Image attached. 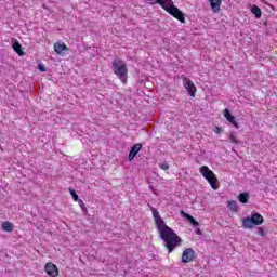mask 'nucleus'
<instances>
[{
	"label": "nucleus",
	"instance_id": "obj_1",
	"mask_svg": "<svg viewBox=\"0 0 277 277\" xmlns=\"http://www.w3.org/2000/svg\"><path fill=\"white\" fill-rule=\"evenodd\" d=\"M153 217L155 220L156 228L159 233L160 239L163 241L164 248L168 253L174 252V249L179 248L183 243V239L174 233V229L166 225V221L161 219L159 210L151 208Z\"/></svg>",
	"mask_w": 277,
	"mask_h": 277
},
{
	"label": "nucleus",
	"instance_id": "obj_2",
	"mask_svg": "<svg viewBox=\"0 0 277 277\" xmlns=\"http://www.w3.org/2000/svg\"><path fill=\"white\" fill-rule=\"evenodd\" d=\"M155 3H157V5H161L162 10H166L168 14H171V16L177 18L180 23H185V14H183L181 10L174 5L172 0H156Z\"/></svg>",
	"mask_w": 277,
	"mask_h": 277
},
{
	"label": "nucleus",
	"instance_id": "obj_3",
	"mask_svg": "<svg viewBox=\"0 0 277 277\" xmlns=\"http://www.w3.org/2000/svg\"><path fill=\"white\" fill-rule=\"evenodd\" d=\"M111 68L114 70V74L122 83H127L128 75H129V68L127 67V62L115 58L111 63Z\"/></svg>",
	"mask_w": 277,
	"mask_h": 277
},
{
	"label": "nucleus",
	"instance_id": "obj_4",
	"mask_svg": "<svg viewBox=\"0 0 277 277\" xmlns=\"http://www.w3.org/2000/svg\"><path fill=\"white\" fill-rule=\"evenodd\" d=\"M265 222V219H263V215L261 213L255 212L252 213L251 216H247L242 219V228H246L247 230H252L254 226H261Z\"/></svg>",
	"mask_w": 277,
	"mask_h": 277
},
{
	"label": "nucleus",
	"instance_id": "obj_5",
	"mask_svg": "<svg viewBox=\"0 0 277 277\" xmlns=\"http://www.w3.org/2000/svg\"><path fill=\"white\" fill-rule=\"evenodd\" d=\"M199 172L203 176V179H206V181H208V183L210 184V187H212V189L220 188V186L217 185V177L215 176V173H213L211 171V169H209V167L202 166L200 168Z\"/></svg>",
	"mask_w": 277,
	"mask_h": 277
},
{
	"label": "nucleus",
	"instance_id": "obj_6",
	"mask_svg": "<svg viewBox=\"0 0 277 277\" xmlns=\"http://www.w3.org/2000/svg\"><path fill=\"white\" fill-rule=\"evenodd\" d=\"M223 116H224L225 120H227V122H229V124H233V127H235V129H239V122H237V117H235L233 115V113H230V109L225 108L223 110Z\"/></svg>",
	"mask_w": 277,
	"mask_h": 277
},
{
	"label": "nucleus",
	"instance_id": "obj_7",
	"mask_svg": "<svg viewBox=\"0 0 277 277\" xmlns=\"http://www.w3.org/2000/svg\"><path fill=\"white\" fill-rule=\"evenodd\" d=\"M196 255V251L192 248H187L182 253V263H192L194 261V256Z\"/></svg>",
	"mask_w": 277,
	"mask_h": 277
},
{
	"label": "nucleus",
	"instance_id": "obj_8",
	"mask_svg": "<svg viewBox=\"0 0 277 277\" xmlns=\"http://www.w3.org/2000/svg\"><path fill=\"white\" fill-rule=\"evenodd\" d=\"M44 271L48 274V276H52V277H57L60 274L57 266L51 262L45 264Z\"/></svg>",
	"mask_w": 277,
	"mask_h": 277
},
{
	"label": "nucleus",
	"instance_id": "obj_9",
	"mask_svg": "<svg viewBox=\"0 0 277 277\" xmlns=\"http://www.w3.org/2000/svg\"><path fill=\"white\" fill-rule=\"evenodd\" d=\"M184 88L189 96H192L193 98L196 96V85L194 84V82H192V80L184 79Z\"/></svg>",
	"mask_w": 277,
	"mask_h": 277
},
{
	"label": "nucleus",
	"instance_id": "obj_10",
	"mask_svg": "<svg viewBox=\"0 0 277 277\" xmlns=\"http://www.w3.org/2000/svg\"><path fill=\"white\" fill-rule=\"evenodd\" d=\"M142 150V144L136 143L131 147V150L128 155V161H133L137 157V154Z\"/></svg>",
	"mask_w": 277,
	"mask_h": 277
},
{
	"label": "nucleus",
	"instance_id": "obj_11",
	"mask_svg": "<svg viewBox=\"0 0 277 277\" xmlns=\"http://www.w3.org/2000/svg\"><path fill=\"white\" fill-rule=\"evenodd\" d=\"M54 51L57 55H66V52L70 51V48L66 43H54Z\"/></svg>",
	"mask_w": 277,
	"mask_h": 277
},
{
	"label": "nucleus",
	"instance_id": "obj_12",
	"mask_svg": "<svg viewBox=\"0 0 277 277\" xmlns=\"http://www.w3.org/2000/svg\"><path fill=\"white\" fill-rule=\"evenodd\" d=\"M180 215L182 217H184V220H187V222H189V224H192V226H200V223L198 221H196V219H194L192 216V214L185 212V210H181Z\"/></svg>",
	"mask_w": 277,
	"mask_h": 277
},
{
	"label": "nucleus",
	"instance_id": "obj_13",
	"mask_svg": "<svg viewBox=\"0 0 277 277\" xmlns=\"http://www.w3.org/2000/svg\"><path fill=\"white\" fill-rule=\"evenodd\" d=\"M209 3L212 12H220V5H222V0H209Z\"/></svg>",
	"mask_w": 277,
	"mask_h": 277
},
{
	"label": "nucleus",
	"instance_id": "obj_14",
	"mask_svg": "<svg viewBox=\"0 0 277 277\" xmlns=\"http://www.w3.org/2000/svg\"><path fill=\"white\" fill-rule=\"evenodd\" d=\"M251 14H254L255 18H261L263 16V12L261 11V8H259L256 4H253L250 9Z\"/></svg>",
	"mask_w": 277,
	"mask_h": 277
},
{
	"label": "nucleus",
	"instance_id": "obj_15",
	"mask_svg": "<svg viewBox=\"0 0 277 277\" xmlns=\"http://www.w3.org/2000/svg\"><path fill=\"white\" fill-rule=\"evenodd\" d=\"M13 51H15V53H17V55H19L21 57L22 55H25V52L23 51V45H21L18 41H15L13 43Z\"/></svg>",
	"mask_w": 277,
	"mask_h": 277
},
{
	"label": "nucleus",
	"instance_id": "obj_16",
	"mask_svg": "<svg viewBox=\"0 0 277 277\" xmlns=\"http://www.w3.org/2000/svg\"><path fill=\"white\" fill-rule=\"evenodd\" d=\"M238 200L242 205H248V202L250 200V194L249 193H240L238 196Z\"/></svg>",
	"mask_w": 277,
	"mask_h": 277
},
{
	"label": "nucleus",
	"instance_id": "obj_17",
	"mask_svg": "<svg viewBox=\"0 0 277 277\" xmlns=\"http://www.w3.org/2000/svg\"><path fill=\"white\" fill-rule=\"evenodd\" d=\"M2 230L5 233H12L14 230V224L12 222H3L2 223Z\"/></svg>",
	"mask_w": 277,
	"mask_h": 277
},
{
	"label": "nucleus",
	"instance_id": "obj_18",
	"mask_svg": "<svg viewBox=\"0 0 277 277\" xmlns=\"http://www.w3.org/2000/svg\"><path fill=\"white\" fill-rule=\"evenodd\" d=\"M227 208L229 209V211H233L234 213H237V211H239V208L237 207V201L235 200L228 201Z\"/></svg>",
	"mask_w": 277,
	"mask_h": 277
},
{
	"label": "nucleus",
	"instance_id": "obj_19",
	"mask_svg": "<svg viewBox=\"0 0 277 277\" xmlns=\"http://www.w3.org/2000/svg\"><path fill=\"white\" fill-rule=\"evenodd\" d=\"M229 141L232 142V144L239 145V140L237 138V133L230 132L229 133Z\"/></svg>",
	"mask_w": 277,
	"mask_h": 277
},
{
	"label": "nucleus",
	"instance_id": "obj_20",
	"mask_svg": "<svg viewBox=\"0 0 277 277\" xmlns=\"http://www.w3.org/2000/svg\"><path fill=\"white\" fill-rule=\"evenodd\" d=\"M69 193H70V195L72 197V200L75 202H77L79 200V195H77V192L75 189H72V188H69Z\"/></svg>",
	"mask_w": 277,
	"mask_h": 277
},
{
	"label": "nucleus",
	"instance_id": "obj_21",
	"mask_svg": "<svg viewBox=\"0 0 277 277\" xmlns=\"http://www.w3.org/2000/svg\"><path fill=\"white\" fill-rule=\"evenodd\" d=\"M77 202L79 203L80 209H81L84 213H87V212H88V207H85V203L83 202V200L78 199Z\"/></svg>",
	"mask_w": 277,
	"mask_h": 277
},
{
	"label": "nucleus",
	"instance_id": "obj_22",
	"mask_svg": "<svg viewBox=\"0 0 277 277\" xmlns=\"http://www.w3.org/2000/svg\"><path fill=\"white\" fill-rule=\"evenodd\" d=\"M214 133H216L217 135L224 133V129H222V127H217L215 126L213 129Z\"/></svg>",
	"mask_w": 277,
	"mask_h": 277
},
{
	"label": "nucleus",
	"instance_id": "obj_23",
	"mask_svg": "<svg viewBox=\"0 0 277 277\" xmlns=\"http://www.w3.org/2000/svg\"><path fill=\"white\" fill-rule=\"evenodd\" d=\"M38 70H39L40 72H47V67L44 66V64L39 63V64H38Z\"/></svg>",
	"mask_w": 277,
	"mask_h": 277
},
{
	"label": "nucleus",
	"instance_id": "obj_24",
	"mask_svg": "<svg viewBox=\"0 0 277 277\" xmlns=\"http://www.w3.org/2000/svg\"><path fill=\"white\" fill-rule=\"evenodd\" d=\"M160 168L161 170H170V164H168V162H162L160 163Z\"/></svg>",
	"mask_w": 277,
	"mask_h": 277
},
{
	"label": "nucleus",
	"instance_id": "obj_25",
	"mask_svg": "<svg viewBox=\"0 0 277 277\" xmlns=\"http://www.w3.org/2000/svg\"><path fill=\"white\" fill-rule=\"evenodd\" d=\"M258 235H260V237H265V229H263V228H259L258 229Z\"/></svg>",
	"mask_w": 277,
	"mask_h": 277
},
{
	"label": "nucleus",
	"instance_id": "obj_26",
	"mask_svg": "<svg viewBox=\"0 0 277 277\" xmlns=\"http://www.w3.org/2000/svg\"><path fill=\"white\" fill-rule=\"evenodd\" d=\"M195 233H196V235H202V232L198 227L195 229Z\"/></svg>",
	"mask_w": 277,
	"mask_h": 277
}]
</instances>
